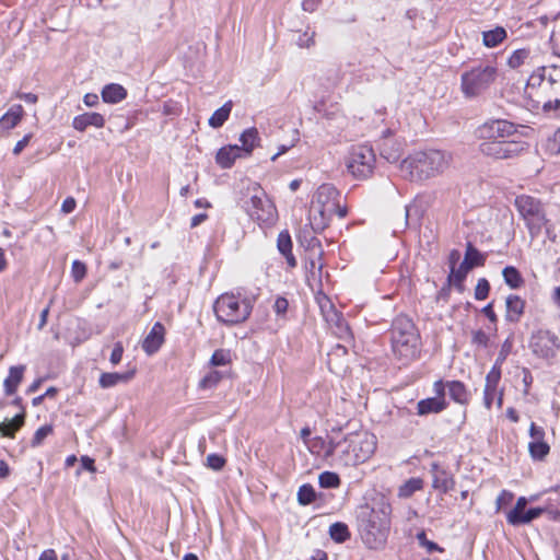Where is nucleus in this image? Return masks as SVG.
Instances as JSON below:
<instances>
[{"label": "nucleus", "mask_w": 560, "mask_h": 560, "mask_svg": "<svg viewBox=\"0 0 560 560\" xmlns=\"http://www.w3.org/2000/svg\"><path fill=\"white\" fill-rule=\"evenodd\" d=\"M525 95L535 109L547 115L560 113V63L535 69L527 79Z\"/></svg>", "instance_id": "1"}, {"label": "nucleus", "mask_w": 560, "mask_h": 560, "mask_svg": "<svg viewBox=\"0 0 560 560\" xmlns=\"http://www.w3.org/2000/svg\"><path fill=\"white\" fill-rule=\"evenodd\" d=\"M375 448V435L359 431L349 433L339 441L330 439L325 456L332 457L338 466L352 467L366 462Z\"/></svg>", "instance_id": "2"}, {"label": "nucleus", "mask_w": 560, "mask_h": 560, "mask_svg": "<svg viewBox=\"0 0 560 560\" xmlns=\"http://www.w3.org/2000/svg\"><path fill=\"white\" fill-rule=\"evenodd\" d=\"M452 156L440 150L417 152L401 162V172L413 182L435 177L446 171Z\"/></svg>", "instance_id": "3"}, {"label": "nucleus", "mask_w": 560, "mask_h": 560, "mask_svg": "<svg viewBox=\"0 0 560 560\" xmlns=\"http://www.w3.org/2000/svg\"><path fill=\"white\" fill-rule=\"evenodd\" d=\"M392 351L404 364L415 360L420 351V335L413 322L405 316L395 317L390 328Z\"/></svg>", "instance_id": "4"}, {"label": "nucleus", "mask_w": 560, "mask_h": 560, "mask_svg": "<svg viewBox=\"0 0 560 560\" xmlns=\"http://www.w3.org/2000/svg\"><path fill=\"white\" fill-rule=\"evenodd\" d=\"M389 504L383 503L378 510L365 508L359 517V530L362 540L371 549L383 546L389 529Z\"/></svg>", "instance_id": "5"}, {"label": "nucleus", "mask_w": 560, "mask_h": 560, "mask_svg": "<svg viewBox=\"0 0 560 560\" xmlns=\"http://www.w3.org/2000/svg\"><path fill=\"white\" fill-rule=\"evenodd\" d=\"M515 207L520 217L525 222L532 241L538 238L542 230H545L549 238H555L545 207L539 199L528 195H521L515 199Z\"/></svg>", "instance_id": "6"}, {"label": "nucleus", "mask_w": 560, "mask_h": 560, "mask_svg": "<svg viewBox=\"0 0 560 560\" xmlns=\"http://www.w3.org/2000/svg\"><path fill=\"white\" fill-rule=\"evenodd\" d=\"M252 310L253 305L249 299L234 293L221 294L213 304L217 319L228 326L245 322L250 316Z\"/></svg>", "instance_id": "7"}, {"label": "nucleus", "mask_w": 560, "mask_h": 560, "mask_svg": "<svg viewBox=\"0 0 560 560\" xmlns=\"http://www.w3.org/2000/svg\"><path fill=\"white\" fill-rule=\"evenodd\" d=\"M497 78V66L488 62H479L462 73V92L466 97L479 96L495 82Z\"/></svg>", "instance_id": "8"}, {"label": "nucleus", "mask_w": 560, "mask_h": 560, "mask_svg": "<svg viewBox=\"0 0 560 560\" xmlns=\"http://www.w3.org/2000/svg\"><path fill=\"white\" fill-rule=\"evenodd\" d=\"M375 153L372 147L366 144L353 145L349 151L346 165L349 173L357 179H366L375 168Z\"/></svg>", "instance_id": "9"}, {"label": "nucleus", "mask_w": 560, "mask_h": 560, "mask_svg": "<svg viewBox=\"0 0 560 560\" xmlns=\"http://www.w3.org/2000/svg\"><path fill=\"white\" fill-rule=\"evenodd\" d=\"M341 195L331 184L320 185L314 196V205L323 219H331L334 215L345 218L347 208L340 203Z\"/></svg>", "instance_id": "10"}, {"label": "nucleus", "mask_w": 560, "mask_h": 560, "mask_svg": "<svg viewBox=\"0 0 560 560\" xmlns=\"http://www.w3.org/2000/svg\"><path fill=\"white\" fill-rule=\"evenodd\" d=\"M247 214L259 225H272L277 220V209L261 190H257L244 202Z\"/></svg>", "instance_id": "11"}, {"label": "nucleus", "mask_w": 560, "mask_h": 560, "mask_svg": "<svg viewBox=\"0 0 560 560\" xmlns=\"http://www.w3.org/2000/svg\"><path fill=\"white\" fill-rule=\"evenodd\" d=\"M528 149L525 141L511 139L504 141H482L479 144V151L488 158L494 160L515 159Z\"/></svg>", "instance_id": "12"}, {"label": "nucleus", "mask_w": 560, "mask_h": 560, "mask_svg": "<svg viewBox=\"0 0 560 560\" xmlns=\"http://www.w3.org/2000/svg\"><path fill=\"white\" fill-rule=\"evenodd\" d=\"M517 127L505 119L486 121L478 128V137L482 141H504L515 139Z\"/></svg>", "instance_id": "13"}, {"label": "nucleus", "mask_w": 560, "mask_h": 560, "mask_svg": "<svg viewBox=\"0 0 560 560\" xmlns=\"http://www.w3.org/2000/svg\"><path fill=\"white\" fill-rule=\"evenodd\" d=\"M533 353L542 359L553 358L560 347L558 337L549 330H537L530 337Z\"/></svg>", "instance_id": "14"}, {"label": "nucleus", "mask_w": 560, "mask_h": 560, "mask_svg": "<svg viewBox=\"0 0 560 560\" xmlns=\"http://www.w3.org/2000/svg\"><path fill=\"white\" fill-rule=\"evenodd\" d=\"M320 308L332 334H335L339 339H347L351 337L350 328L342 314L339 313L329 301H327L326 304H322Z\"/></svg>", "instance_id": "15"}, {"label": "nucleus", "mask_w": 560, "mask_h": 560, "mask_svg": "<svg viewBox=\"0 0 560 560\" xmlns=\"http://www.w3.org/2000/svg\"><path fill=\"white\" fill-rule=\"evenodd\" d=\"M501 380L500 368L494 365L486 376V384L483 388V404L487 409H490L494 399H497L498 408L502 407L503 390L498 389Z\"/></svg>", "instance_id": "16"}, {"label": "nucleus", "mask_w": 560, "mask_h": 560, "mask_svg": "<svg viewBox=\"0 0 560 560\" xmlns=\"http://www.w3.org/2000/svg\"><path fill=\"white\" fill-rule=\"evenodd\" d=\"M546 432L544 428L536 425L532 422L529 427L530 442L528 443V451L533 459L541 460L550 452L549 444L545 441Z\"/></svg>", "instance_id": "17"}, {"label": "nucleus", "mask_w": 560, "mask_h": 560, "mask_svg": "<svg viewBox=\"0 0 560 560\" xmlns=\"http://www.w3.org/2000/svg\"><path fill=\"white\" fill-rule=\"evenodd\" d=\"M431 472L432 487L435 490H439L442 493H447L454 489L455 479L454 476L448 470L442 468L439 464L433 463L431 465Z\"/></svg>", "instance_id": "18"}, {"label": "nucleus", "mask_w": 560, "mask_h": 560, "mask_svg": "<svg viewBox=\"0 0 560 560\" xmlns=\"http://www.w3.org/2000/svg\"><path fill=\"white\" fill-rule=\"evenodd\" d=\"M164 326L160 322H156L142 342L143 351L149 355L155 353L164 342Z\"/></svg>", "instance_id": "19"}, {"label": "nucleus", "mask_w": 560, "mask_h": 560, "mask_svg": "<svg viewBox=\"0 0 560 560\" xmlns=\"http://www.w3.org/2000/svg\"><path fill=\"white\" fill-rule=\"evenodd\" d=\"M525 301L516 295L510 294L505 299V319L510 323L520 322L524 314Z\"/></svg>", "instance_id": "20"}, {"label": "nucleus", "mask_w": 560, "mask_h": 560, "mask_svg": "<svg viewBox=\"0 0 560 560\" xmlns=\"http://www.w3.org/2000/svg\"><path fill=\"white\" fill-rule=\"evenodd\" d=\"M105 125V118L100 113H84L73 118L72 127L78 131H84L88 127L102 128Z\"/></svg>", "instance_id": "21"}, {"label": "nucleus", "mask_w": 560, "mask_h": 560, "mask_svg": "<svg viewBox=\"0 0 560 560\" xmlns=\"http://www.w3.org/2000/svg\"><path fill=\"white\" fill-rule=\"evenodd\" d=\"M25 365H14L9 369V375L3 382L4 393L8 396L15 394L20 383L23 380Z\"/></svg>", "instance_id": "22"}, {"label": "nucleus", "mask_w": 560, "mask_h": 560, "mask_svg": "<svg viewBox=\"0 0 560 560\" xmlns=\"http://www.w3.org/2000/svg\"><path fill=\"white\" fill-rule=\"evenodd\" d=\"M237 158H241V148L238 145H228L221 148L217 155H215V162L222 167V168H230L235 160Z\"/></svg>", "instance_id": "23"}, {"label": "nucleus", "mask_w": 560, "mask_h": 560, "mask_svg": "<svg viewBox=\"0 0 560 560\" xmlns=\"http://www.w3.org/2000/svg\"><path fill=\"white\" fill-rule=\"evenodd\" d=\"M447 402L445 398H425L417 404L418 415L425 416L429 413H438L446 409Z\"/></svg>", "instance_id": "24"}, {"label": "nucleus", "mask_w": 560, "mask_h": 560, "mask_svg": "<svg viewBox=\"0 0 560 560\" xmlns=\"http://www.w3.org/2000/svg\"><path fill=\"white\" fill-rule=\"evenodd\" d=\"M135 376V371H129L126 373H117V372H105L102 373L98 380V384L102 388H110L116 386L119 383H128Z\"/></svg>", "instance_id": "25"}, {"label": "nucleus", "mask_w": 560, "mask_h": 560, "mask_svg": "<svg viewBox=\"0 0 560 560\" xmlns=\"http://www.w3.org/2000/svg\"><path fill=\"white\" fill-rule=\"evenodd\" d=\"M101 95L105 103L117 104L127 97V90L120 84L109 83L103 88Z\"/></svg>", "instance_id": "26"}, {"label": "nucleus", "mask_w": 560, "mask_h": 560, "mask_svg": "<svg viewBox=\"0 0 560 560\" xmlns=\"http://www.w3.org/2000/svg\"><path fill=\"white\" fill-rule=\"evenodd\" d=\"M471 265H467V262H465L463 260V262L458 266V268L452 266L451 268V272L447 277V282H448V285H454L459 292H463L464 291V280L465 278L467 277V273L469 272V270H471Z\"/></svg>", "instance_id": "27"}, {"label": "nucleus", "mask_w": 560, "mask_h": 560, "mask_svg": "<svg viewBox=\"0 0 560 560\" xmlns=\"http://www.w3.org/2000/svg\"><path fill=\"white\" fill-rule=\"evenodd\" d=\"M508 37V32L502 26L482 32V44L488 48H494L503 43Z\"/></svg>", "instance_id": "28"}, {"label": "nucleus", "mask_w": 560, "mask_h": 560, "mask_svg": "<svg viewBox=\"0 0 560 560\" xmlns=\"http://www.w3.org/2000/svg\"><path fill=\"white\" fill-rule=\"evenodd\" d=\"M450 397L457 404L466 405L469 400V394L464 383L459 381L446 382Z\"/></svg>", "instance_id": "29"}, {"label": "nucleus", "mask_w": 560, "mask_h": 560, "mask_svg": "<svg viewBox=\"0 0 560 560\" xmlns=\"http://www.w3.org/2000/svg\"><path fill=\"white\" fill-rule=\"evenodd\" d=\"M24 115L22 105H13L1 118L0 127L2 129H12L19 125Z\"/></svg>", "instance_id": "30"}, {"label": "nucleus", "mask_w": 560, "mask_h": 560, "mask_svg": "<svg viewBox=\"0 0 560 560\" xmlns=\"http://www.w3.org/2000/svg\"><path fill=\"white\" fill-rule=\"evenodd\" d=\"M277 246L279 252L287 258L288 265L290 267H295L296 260L292 255V241L287 231H283L278 235Z\"/></svg>", "instance_id": "31"}, {"label": "nucleus", "mask_w": 560, "mask_h": 560, "mask_svg": "<svg viewBox=\"0 0 560 560\" xmlns=\"http://www.w3.org/2000/svg\"><path fill=\"white\" fill-rule=\"evenodd\" d=\"M260 138L257 128L252 127L244 130L240 137L242 143L241 152L244 151L247 155L250 154L254 148L258 144Z\"/></svg>", "instance_id": "32"}, {"label": "nucleus", "mask_w": 560, "mask_h": 560, "mask_svg": "<svg viewBox=\"0 0 560 560\" xmlns=\"http://www.w3.org/2000/svg\"><path fill=\"white\" fill-rule=\"evenodd\" d=\"M25 412H20L11 420L0 422V431L3 436L13 438L15 432L24 424Z\"/></svg>", "instance_id": "33"}, {"label": "nucleus", "mask_w": 560, "mask_h": 560, "mask_svg": "<svg viewBox=\"0 0 560 560\" xmlns=\"http://www.w3.org/2000/svg\"><path fill=\"white\" fill-rule=\"evenodd\" d=\"M232 101H228L222 107L217 109L209 118V125L212 128H220L229 119L232 110Z\"/></svg>", "instance_id": "34"}, {"label": "nucleus", "mask_w": 560, "mask_h": 560, "mask_svg": "<svg viewBox=\"0 0 560 560\" xmlns=\"http://www.w3.org/2000/svg\"><path fill=\"white\" fill-rule=\"evenodd\" d=\"M464 261L467 265H471V268L483 266L486 261V256L481 254L470 242L466 245V253Z\"/></svg>", "instance_id": "35"}, {"label": "nucleus", "mask_w": 560, "mask_h": 560, "mask_svg": "<svg viewBox=\"0 0 560 560\" xmlns=\"http://www.w3.org/2000/svg\"><path fill=\"white\" fill-rule=\"evenodd\" d=\"M423 488V480L421 478H410L405 481L398 489V497L409 498L415 492Z\"/></svg>", "instance_id": "36"}, {"label": "nucleus", "mask_w": 560, "mask_h": 560, "mask_svg": "<svg viewBox=\"0 0 560 560\" xmlns=\"http://www.w3.org/2000/svg\"><path fill=\"white\" fill-rule=\"evenodd\" d=\"M530 50L527 48L516 49L508 59V66L512 69H517L521 66L528 63L530 60Z\"/></svg>", "instance_id": "37"}, {"label": "nucleus", "mask_w": 560, "mask_h": 560, "mask_svg": "<svg viewBox=\"0 0 560 560\" xmlns=\"http://www.w3.org/2000/svg\"><path fill=\"white\" fill-rule=\"evenodd\" d=\"M502 275L505 283L512 289L520 288L524 282L520 271L515 267H505L502 271Z\"/></svg>", "instance_id": "38"}, {"label": "nucleus", "mask_w": 560, "mask_h": 560, "mask_svg": "<svg viewBox=\"0 0 560 560\" xmlns=\"http://www.w3.org/2000/svg\"><path fill=\"white\" fill-rule=\"evenodd\" d=\"M222 377L221 372L211 370L199 381L198 387L203 390L212 389L221 382Z\"/></svg>", "instance_id": "39"}, {"label": "nucleus", "mask_w": 560, "mask_h": 560, "mask_svg": "<svg viewBox=\"0 0 560 560\" xmlns=\"http://www.w3.org/2000/svg\"><path fill=\"white\" fill-rule=\"evenodd\" d=\"M329 534L336 542H343L350 537L348 526L343 523H334L329 527Z\"/></svg>", "instance_id": "40"}, {"label": "nucleus", "mask_w": 560, "mask_h": 560, "mask_svg": "<svg viewBox=\"0 0 560 560\" xmlns=\"http://www.w3.org/2000/svg\"><path fill=\"white\" fill-rule=\"evenodd\" d=\"M318 482L322 488L331 489L340 485V478L336 472L324 471L318 477Z\"/></svg>", "instance_id": "41"}, {"label": "nucleus", "mask_w": 560, "mask_h": 560, "mask_svg": "<svg viewBox=\"0 0 560 560\" xmlns=\"http://www.w3.org/2000/svg\"><path fill=\"white\" fill-rule=\"evenodd\" d=\"M381 155L390 163H395L400 159V147L399 144L388 147L385 140L381 147Z\"/></svg>", "instance_id": "42"}, {"label": "nucleus", "mask_w": 560, "mask_h": 560, "mask_svg": "<svg viewBox=\"0 0 560 560\" xmlns=\"http://www.w3.org/2000/svg\"><path fill=\"white\" fill-rule=\"evenodd\" d=\"M316 499V493L311 485H303L298 491V501L302 505H307Z\"/></svg>", "instance_id": "43"}, {"label": "nucleus", "mask_w": 560, "mask_h": 560, "mask_svg": "<svg viewBox=\"0 0 560 560\" xmlns=\"http://www.w3.org/2000/svg\"><path fill=\"white\" fill-rule=\"evenodd\" d=\"M231 362L230 352L223 349H218L213 352L210 359V365L223 366Z\"/></svg>", "instance_id": "44"}, {"label": "nucleus", "mask_w": 560, "mask_h": 560, "mask_svg": "<svg viewBox=\"0 0 560 560\" xmlns=\"http://www.w3.org/2000/svg\"><path fill=\"white\" fill-rule=\"evenodd\" d=\"M52 431L54 428L51 424H45L38 428L31 441V445L33 447L39 446L44 442V440L52 433Z\"/></svg>", "instance_id": "45"}, {"label": "nucleus", "mask_w": 560, "mask_h": 560, "mask_svg": "<svg viewBox=\"0 0 560 560\" xmlns=\"http://www.w3.org/2000/svg\"><path fill=\"white\" fill-rule=\"evenodd\" d=\"M546 512L545 508H532L527 511H525V514L522 515L521 520L514 518L515 522H518L520 525L528 524L535 518L539 517Z\"/></svg>", "instance_id": "46"}, {"label": "nucleus", "mask_w": 560, "mask_h": 560, "mask_svg": "<svg viewBox=\"0 0 560 560\" xmlns=\"http://www.w3.org/2000/svg\"><path fill=\"white\" fill-rule=\"evenodd\" d=\"M490 284L487 279L480 278L475 288V299L478 301L486 300L489 295Z\"/></svg>", "instance_id": "47"}, {"label": "nucleus", "mask_w": 560, "mask_h": 560, "mask_svg": "<svg viewBox=\"0 0 560 560\" xmlns=\"http://www.w3.org/2000/svg\"><path fill=\"white\" fill-rule=\"evenodd\" d=\"M315 32L306 30L304 33H300L296 38V45L300 48H310L315 44L314 40Z\"/></svg>", "instance_id": "48"}, {"label": "nucleus", "mask_w": 560, "mask_h": 560, "mask_svg": "<svg viewBox=\"0 0 560 560\" xmlns=\"http://www.w3.org/2000/svg\"><path fill=\"white\" fill-rule=\"evenodd\" d=\"M71 275L75 282L82 281L86 275V266L80 260H74L71 267Z\"/></svg>", "instance_id": "49"}, {"label": "nucleus", "mask_w": 560, "mask_h": 560, "mask_svg": "<svg viewBox=\"0 0 560 560\" xmlns=\"http://www.w3.org/2000/svg\"><path fill=\"white\" fill-rule=\"evenodd\" d=\"M514 494L511 491L502 490L495 500L497 512L512 503Z\"/></svg>", "instance_id": "50"}, {"label": "nucleus", "mask_w": 560, "mask_h": 560, "mask_svg": "<svg viewBox=\"0 0 560 560\" xmlns=\"http://www.w3.org/2000/svg\"><path fill=\"white\" fill-rule=\"evenodd\" d=\"M207 465L213 470H221L225 465V459L218 454H210L207 456Z\"/></svg>", "instance_id": "51"}, {"label": "nucleus", "mask_w": 560, "mask_h": 560, "mask_svg": "<svg viewBox=\"0 0 560 560\" xmlns=\"http://www.w3.org/2000/svg\"><path fill=\"white\" fill-rule=\"evenodd\" d=\"M288 307H289V302L283 296H278L275 301V304H273V311L276 312L277 315H284L288 311Z\"/></svg>", "instance_id": "52"}, {"label": "nucleus", "mask_w": 560, "mask_h": 560, "mask_svg": "<svg viewBox=\"0 0 560 560\" xmlns=\"http://www.w3.org/2000/svg\"><path fill=\"white\" fill-rule=\"evenodd\" d=\"M471 341L474 345L487 347L489 337L483 330L479 329L472 332Z\"/></svg>", "instance_id": "53"}, {"label": "nucleus", "mask_w": 560, "mask_h": 560, "mask_svg": "<svg viewBox=\"0 0 560 560\" xmlns=\"http://www.w3.org/2000/svg\"><path fill=\"white\" fill-rule=\"evenodd\" d=\"M122 353H124V347H122L121 342H116L113 348V351L110 353V358H109V361L112 362V364H114V365L118 364L122 359Z\"/></svg>", "instance_id": "54"}, {"label": "nucleus", "mask_w": 560, "mask_h": 560, "mask_svg": "<svg viewBox=\"0 0 560 560\" xmlns=\"http://www.w3.org/2000/svg\"><path fill=\"white\" fill-rule=\"evenodd\" d=\"M525 514V510H518L516 511V508L514 506L512 510H510L506 514V521L510 525L518 526V522H515L514 518L521 520L522 515Z\"/></svg>", "instance_id": "55"}, {"label": "nucleus", "mask_w": 560, "mask_h": 560, "mask_svg": "<svg viewBox=\"0 0 560 560\" xmlns=\"http://www.w3.org/2000/svg\"><path fill=\"white\" fill-rule=\"evenodd\" d=\"M31 139H32V133H27L20 141H18L13 148V154L20 155L21 152L27 147Z\"/></svg>", "instance_id": "56"}, {"label": "nucleus", "mask_w": 560, "mask_h": 560, "mask_svg": "<svg viewBox=\"0 0 560 560\" xmlns=\"http://www.w3.org/2000/svg\"><path fill=\"white\" fill-rule=\"evenodd\" d=\"M445 389H447L446 383L442 380L434 382L433 392L435 394L434 398H445Z\"/></svg>", "instance_id": "57"}, {"label": "nucleus", "mask_w": 560, "mask_h": 560, "mask_svg": "<svg viewBox=\"0 0 560 560\" xmlns=\"http://www.w3.org/2000/svg\"><path fill=\"white\" fill-rule=\"evenodd\" d=\"M320 1L322 0H303L302 1V9L305 12L313 13V12H315L318 9V7L320 4Z\"/></svg>", "instance_id": "58"}, {"label": "nucleus", "mask_w": 560, "mask_h": 560, "mask_svg": "<svg viewBox=\"0 0 560 560\" xmlns=\"http://www.w3.org/2000/svg\"><path fill=\"white\" fill-rule=\"evenodd\" d=\"M75 200L72 197H68L61 205V211L63 213H71L75 209Z\"/></svg>", "instance_id": "59"}, {"label": "nucleus", "mask_w": 560, "mask_h": 560, "mask_svg": "<svg viewBox=\"0 0 560 560\" xmlns=\"http://www.w3.org/2000/svg\"><path fill=\"white\" fill-rule=\"evenodd\" d=\"M482 313L489 318L490 322L495 323L497 322V315L493 311V304L489 303L482 308Z\"/></svg>", "instance_id": "60"}, {"label": "nucleus", "mask_w": 560, "mask_h": 560, "mask_svg": "<svg viewBox=\"0 0 560 560\" xmlns=\"http://www.w3.org/2000/svg\"><path fill=\"white\" fill-rule=\"evenodd\" d=\"M83 102L86 106L93 107L98 103V96L94 93H88L83 97Z\"/></svg>", "instance_id": "61"}, {"label": "nucleus", "mask_w": 560, "mask_h": 560, "mask_svg": "<svg viewBox=\"0 0 560 560\" xmlns=\"http://www.w3.org/2000/svg\"><path fill=\"white\" fill-rule=\"evenodd\" d=\"M346 355L347 354V348L341 345H337L332 352L328 353V364L331 365V360L334 355Z\"/></svg>", "instance_id": "62"}, {"label": "nucleus", "mask_w": 560, "mask_h": 560, "mask_svg": "<svg viewBox=\"0 0 560 560\" xmlns=\"http://www.w3.org/2000/svg\"><path fill=\"white\" fill-rule=\"evenodd\" d=\"M523 373H524L523 383L525 385L524 393L528 394L529 386L533 383V376H532L529 370H527V369H524Z\"/></svg>", "instance_id": "63"}, {"label": "nucleus", "mask_w": 560, "mask_h": 560, "mask_svg": "<svg viewBox=\"0 0 560 560\" xmlns=\"http://www.w3.org/2000/svg\"><path fill=\"white\" fill-rule=\"evenodd\" d=\"M38 560H58V558H57L55 550L47 549L42 552Z\"/></svg>", "instance_id": "64"}]
</instances>
